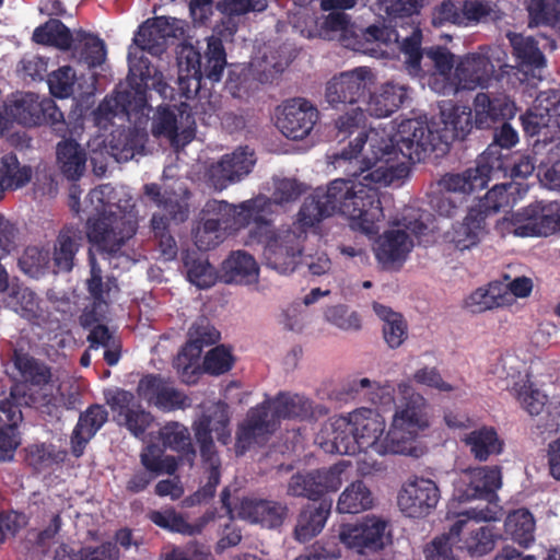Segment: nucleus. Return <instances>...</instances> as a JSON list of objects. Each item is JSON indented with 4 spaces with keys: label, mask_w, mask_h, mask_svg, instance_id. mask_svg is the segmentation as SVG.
<instances>
[{
    "label": "nucleus",
    "mask_w": 560,
    "mask_h": 560,
    "mask_svg": "<svg viewBox=\"0 0 560 560\" xmlns=\"http://www.w3.org/2000/svg\"><path fill=\"white\" fill-rule=\"evenodd\" d=\"M472 107L477 129H490L515 115V105L505 95L479 92L474 98Z\"/></svg>",
    "instance_id": "obj_28"
},
{
    "label": "nucleus",
    "mask_w": 560,
    "mask_h": 560,
    "mask_svg": "<svg viewBox=\"0 0 560 560\" xmlns=\"http://www.w3.org/2000/svg\"><path fill=\"white\" fill-rule=\"evenodd\" d=\"M465 520L468 525L463 532H466V536L462 537L460 535L458 538V542L462 544L459 549L465 550L470 557H482L491 552L501 535L493 526L483 525L476 527L469 520Z\"/></svg>",
    "instance_id": "obj_46"
},
{
    "label": "nucleus",
    "mask_w": 560,
    "mask_h": 560,
    "mask_svg": "<svg viewBox=\"0 0 560 560\" xmlns=\"http://www.w3.org/2000/svg\"><path fill=\"white\" fill-rule=\"evenodd\" d=\"M90 277L85 281V288L89 292L92 303L95 305H107V299L113 288H118L117 280L114 276H107L106 281L103 280V271L97 264L96 258L90 253Z\"/></svg>",
    "instance_id": "obj_57"
},
{
    "label": "nucleus",
    "mask_w": 560,
    "mask_h": 560,
    "mask_svg": "<svg viewBox=\"0 0 560 560\" xmlns=\"http://www.w3.org/2000/svg\"><path fill=\"white\" fill-rule=\"evenodd\" d=\"M413 247V242L406 231L389 230L380 236L375 257L384 269H398Z\"/></svg>",
    "instance_id": "obj_32"
},
{
    "label": "nucleus",
    "mask_w": 560,
    "mask_h": 560,
    "mask_svg": "<svg viewBox=\"0 0 560 560\" xmlns=\"http://www.w3.org/2000/svg\"><path fill=\"white\" fill-rule=\"evenodd\" d=\"M143 190L144 195L166 213L164 215L167 222L172 220L175 223H183L188 219V196H182L173 189L162 190L155 183L145 184Z\"/></svg>",
    "instance_id": "obj_39"
},
{
    "label": "nucleus",
    "mask_w": 560,
    "mask_h": 560,
    "mask_svg": "<svg viewBox=\"0 0 560 560\" xmlns=\"http://www.w3.org/2000/svg\"><path fill=\"white\" fill-rule=\"evenodd\" d=\"M427 399L412 393L404 406L396 410L386 435L385 419L374 409L359 408L350 412L352 433L358 452L372 450L380 455L411 454L420 432L429 428Z\"/></svg>",
    "instance_id": "obj_1"
},
{
    "label": "nucleus",
    "mask_w": 560,
    "mask_h": 560,
    "mask_svg": "<svg viewBox=\"0 0 560 560\" xmlns=\"http://www.w3.org/2000/svg\"><path fill=\"white\" fill-rule=\"evenodd\" d=\"M221 338L220 331L210 323L207 317H199L188 330V340L182 348L176 368L186 384H195L199 376L196 362L205 347L217 343Z\"/></svg>",
    "instance_id": "obj_15"
},
{
    "label": "nucleus",
    "mask_w": 560,
    "mask_h": 560,
    "mask_svg": "<svg viewBox=\"0 0 560 560\" xmlns=\"http://www.w3.org/2000/svg\"><path fill=\"white\" fill-rule=\"evenodd\" d=\"M108 420V411L103 405L93 404L80 413L70 435V450L75 458L83 456L90 441Z\"/></svg>",
    "instance_id": "obj_30"
},
{
    "label": "nucleus",
    "mask_w": 560,
    "mask_h": 560,
    "mask_svg": "<svg viewBox=\"0 0 560 560\" xmlns=\"http://www.w3.org/2000/svg\"><path fill=\"white\" fill-rule=\"evenodd\" d=\"M315 24L316 31L314 34L310 32L308 37L318 36L326 40L345 38L352 26L350 15L342 11H330Z\"/></svg>",
    "instance_id": "obj_60"
},
{
    "label": "nucleus",
    "mask_w": 560,
    "mask_h": 560,
    "mask_svg": "<svg viewBox=\"0 0 560 560\" xmlns=\"http://www.w3.org/2000/svg\"><path fill=\"white\" fill-rule=\"evenodd\" d=\"M424 56L431 60L434 71L432 72L429 85L435 92V83L450 82L452 69L455 65V56L444 46H432L424 49Z\"/></svg>",
    "instance_id": "obj_61"
},
{
    "label": "nucleus",
    "mask_w": 560,
    "mask_h": 560,
    "mask_svg": "<svg viewBox=\"0 0 560 560\" xmlns=\"http://www.w3.org/2000/svg\"><path fill=\"white\" fill-rule=\"evenodd\" d=\"M256 201L259 205L252 215V222L255 225L249 231V238L264 244V258L269 268L279 273L294 271L298 258L303 252L305 231L291 228L275 230L271 221L266 218L269 213L270 200L256 198Z\"/></svg>",
    "instance_id": "obj_4"
},
{
    "label": "nucleus",
    "mask_w": 560,
    "mask_h": 560,
    "mask_svg": "<svg viewBox=\"0 0 560 560\" xmlns=\"http://www.w3.org/2000/svg\"><path fill=\"white\" fill-rule=\"evenodd\" d=\"M387 523L375 516H366L359 523L340 526L339 539L349 549L359 553L375 552L385 547Z\"/></svg>",
    "instance_id": "obj_21"
},
{
    "label": "nucleus",
    "mask_w": 560,
    "mask_h": 560,
    "mask_svg": "<svg viewBox=\"0 0 560 560\" xmlns=\"http://www.w3.org/2000/svg\"><path fill=\"white\" fill-rule=\"evenodd\" d=\"M331 512V501L322 500L318 504H306L298 515L294 537L300 542H307L317 536Z\"/></svg>",
    "instance_id": "obj_41"
},
{
    "label": "nucleus",
    "mask_w": 560,
    "mask_h": 560,
    "mask_svg": "<svg viewBox=\"0 0 560 560\" xmlns=\"http://www.w3.org/2000/svg\"><path fill=\"white\" fill-rule=\"evenodd\" d=\"M374 495L362 480L352 481L340 493L337 502L339 513L357 514L373 508Z\"/></svg>",
    "instance_id": "obj_48"
},
{
    "label": "nucleus",
    "mask_w": 560,
    "mask_h": 560,
    "mask_svg": "<svg viewBox=\"0 0 560 560\" xmlns=\"http://www.w3.org/2000/svg\"><path fill=\"white\" fill-rule=\"evenodd\" d=\"M487 232L481 211L471 207L462 222L453 224L450 242L457 250L464 252L477 246Z\"/></svg>",
    "instance_id": "obj_36"
},
{
    "label": "nucleus",
    "mask_w": 560,
    "mask_h": 560,
    "mask_svg": "<svg viewBox=\"0 0 560 560\" xmlns=\"http://www.w3.org/2000/svg\"><path fill=\"white\" fill-rule=\"evenodd\" d=\"M81 242L82 232L79 228L66 225L59 231L52 253L55 273H68L72 271L75 265V256L81 247Z\"/></svg>",
    "instance_id": "obj_35"
},
{
    "label": "nucleus",
    "mask_w": 560,
    "mask_h": 560,
    "mask_svg": "<svg viewBox=\"0 0 560 560\" xmlns=\"http://www.w3.org/2000/svg\"><path fill=\"white\" fill-rule=\"evenodd\" d=\"M347 465L343 462L328 468H319L306 472H296L288 482L287 493L294 498L319 500L328 492L337 491L342 485V474Z\"/></svg>",
    "instance_id": "obj_17"
},
{
    "label": "nucleus",
    "mask_w": 560,
    "mask_h": 560,
    "mask_svg": "<svg viewBox=\"0 0 560 560\" xmlns=\"http://www.w3.org/2000/svg\"><path fill=\"white\" fill-rule=\"evenodd\" d=\"M68 452L54 444H32L25 448V462L35 471L42 472L65 463Z\"/></svg>",
    "instance_id": "obj_53"
},
{
    "label": "nucleus",
    "mask_w": 560,
    "mask_h": 560,
    "mask_svg": "<svg viewBox=\"0 0 560 560\" xmlns=\"http://www.w3.org/2000/svg\"><path fill=\"white\" fill-rule=\"evenodd\" d=\"M13 363L22 377V382L18 384L25 385L28 394H32L31 387L42 390L54 382L51 366L28 353L15 350ZM33 395L38 399L37 394L33 393Z\"/></svg>",
    "instance_id": "obj_34"
},
{
    "label": "nucleus",
    "mask_w": 560,
    "mask_h": 560,
    "mask_svg": "<svg viewBox=\"0 0 560 560\" xmlns=\"http://www.w3.org/2000/svg\"><path fill=\"white\" fill-rule=\"evenodd\" d=\"M140 463L143 469L155 477L162 474L173 475L178 467L177 459L172 455H164V450L156 444H149L142 450Z\"/></svg>",
    "instance_id": "obj_62"
},
{
    "label": "nucleus",
    "mask_w": 560,
    "mask_h": 560,
    "mask_svg": "<svg viewBox=\"0 0 560 560\" xmlns=\"http://www.w3.org/2000/svg\"><path fill=\"white\" fill-rule=\"evenodd\" d=\"M255 258L243 250L232 252L221 265L220 279L224 283L248 284L258 279Z\"/></svg>",
    "instance_id": "obj_42"
},
{
    "label": "nucleus",
    "mask_w": 560,
    "mask_h": 560,
    "mask_svg": "<svg viewBox=\"0 0 560 560\" xmlns=\"http://www.w3.org/2000/svg\"><path fill=\"white\" fill-rule=\"evenodd\" d=\"M318 119V110L305 98L288 101L278 118L280 131L292 140H301L307 137Z\"/></svg>",
    "instance_id": "obj_27"
},
{
    "label": "nucleus",
    "mask_w": 560,
    "mask_h": 560,
    "mask_svg": "<svg viewBox=\"0 0 560 560\" xmlns=\"http://www.w3.org/2000/svg\"><path fill=\"white\" fill-rule=\"evenodd\" d=\"M280 424L281 419L307 420L314 417L313 401L302 395L285 392L265 399Z\"/></svg>",
    "instance_id": "obj_43"
},
{
    "label": "nucleus",
    "mask_w": 560,
    "mask_h": 560,
    "mask_svg": "<svg viewBox=\"0 0 560 560\" xmlns=\"http://www.w3.org/2000/svg\"><path fill=\"white\" fill-rule=\"evenodd\" d=\"M342 113L334 120L336 136L341 140H345L352 136L354 132H359L354 142H350L349 147L343 149L340 153V159L348 161L349 165L359 164L361 161L358 160L359 154L363 150L366 142H371L373 133H378L372 130L370 133L366 132V115L365 110L361 106H352L340 109Z\"/></svg>",
    "instance_id": "obj_22"
},
{
    "label": "nucleus",
    "mask_w": 560,
    "mask_h": 560,
    "mask_svg": "<svg viewBox=\"0 0 560 560\" xmlns=\"http://www.w3.org/2000/svg\"><path fill=\"white\" fill-rule=\"evenodd\" d=\"M182 260L190 283L200 289H208L215 284L218 276L214 267L198 252H183Z\"/></svg>",
    "instance_id": "obj_49"
},
{
    "label": "nucleus",
    "mask_w": 560,
    "mask_h": 560,
    "mask_svg": "<svg viewBox=\"0 0 560 560\" xmlns=\"http://www.w3.org/2000/svg\"><path fill=\"white\" fill-rule=\"evenodd\" d=\"M436 139H439L438 131L430 130L423 121L402 120L398 126L396 138L373 133L370 142L371 159L368 160L366 167L361 171L378 164L395 177L398 168L395 161L399 154L411 162H420L439 149Z\"/></svg>",
    "instance_id": "obj_3"
},
{
    "label": "nucleus",
    "mask_w": 560,
    "mask_h": 560,
    "mask_svg": "<svg viewBox=\"0 0 560 560\" xmlns=\"http://www.w3.org/2000/svg\"><path fill=\"white\" fill-rule=\"evenodd\" d=\"M148 518L160 528L188 536L200 534L205 526L203 521L196 524L188 523L186 518L173 508L150 511Z\"/></svg>",
    "instance_id": "obj_54"
},
{
    "label": "nucleus",
    "mask_w": 560,
    "mask_h": 560,
    "mask_svg": "<svg viewBox=\"0 0 560 560\" xmlns=\"http://www.w3.org/2000/svg\"><path fill=\"white\" fill-rule=\"evenodd\" d=\"M138 396L163 412L191 407V398L174 386L173 381L161 374L143 375L137 386Z\"/></svg>",
    "instance_id": "obj_18"
},
{
    "label": "nucleus",
    "mask_w": 560,
    "mask_h": 560,
    "mask_svg": "<svg viewBox=\"0 0 560 560\" xmlns=\"http://www.w3.org/2000/svg\"><path fill=\"white\" fill-rule=\"evenodd\" d=\"M37 398L23 384H13L9 397L0 400V462L11 460L20 444L18 425L23 416L21 407H33Z\"/></svg>",
    "instance_id": "obj_10"
},
{
    "label": "nucleus",
    "mask_w": 560,
    "mask_h": 560,
    "mask_svg": "<svg viewBox=\"0 0 560 560\" xmlns=\"http://www.w3.org/2000/svg\"><path fill=\"white\" fill-rule=\"evenodd\" d=\"M440 489L431 479L416 478L406 482L398 493L400 511L409 517H423L435 509Z\"/></svg>",
    "instance_id": "obj_24"
},
{
    "label": "nucleus",
    "mask_w": 560,
    "mask_h": 560,
    "mask_svg": "<svg viewBox=\"0 0 560 560\" xmlns=\"http://www.w3.org/2000/svg\"><path fill=\"white\" fill-rule=\"evenodd\" d=\"M370 155H365L361 163L349 165L347 175L353 178L362 177V180L354 183L353 179H342L345 183V192L338 195L337 212L349 219L350 225L354 230H359L365 234L375 233L376 222L384 218L380 191L376 184H388L394 178L383 166L376 164L366 167Z\"/></svg>",
    "instance_id": "obj_2"
},
{
    "label": "nucleus",
    "mask_w": 560,
    "mask_h": 560,
    "mask_svg": "<svg viewBox=\"0 0 560 560\" xmlns=\"http://www.w3.org/2000/svg\"><path fill=\"white\" fill-rule=\"evenodd\" d=\"M175 18L156 16L142 23L135 35L133 42L141 51L161 57L167 49L171 38H178L184 30Z\"/></svg>",
    "instance_id": "obj_25"
},
{
    "label": "nucleus",
    "mask_w": 560,
    "mask_h": 560,
    "mask_svg": "<svg viewBox=\"0 0 560 560\" xmlns=\"http://www.w3.org/2000/svg\"><path fill=\"white\" fill-rule=\"evenodd\" d=\"M258 205L256 198L243 201L238 207L224 200H208L200 212V220L192 230L197 248L213 249L223 243L229 230L237 231L248 226Z\"/></svg>",
    "instance_id": "obj_6"
},
{
    "label": "nucleus",
    "mask_w": 560,
    "mask_h": 560,
    "mask_svg": "<svg viewBox=\"0 0 560 560\" xmlns=\"http://www.w3.org/2000/svg\"><path fill=\"white\" fill-rule=\"evenodd\" d=\"M137 232L133 221L114 212L90 218L86 222L89 242L101 254L116 256L128 240Z\"/></svg>",
    "instance_id": "obj_11"
},
{
    "label": "nucleus",
    "mask_w": 560,
    "mask_h": 560,
    "mask_svg": "<svg viewBox=\"0 0 560 560\" xmlns=\"http://www.w3.org/2000/svg\"><path fill=\"white\" fill-rule=\"evenodd\" d=\"M502 487V466H477L462 472L454 483V498L459 502L498 499Z\"/></svg>",
    "instance_id": "obj_16"
},
{
    "label": "nucleus",
    "mask_w": 560,
    "mask_h": 560,
    "mask_svg": "<svg viewBox=\"0 0 560 560\" xmlns=\"http://www.w3.org/2000/svg\"><path fill=\"white\" fill-rule=\"evenodd\" d=\"M392 392L393 388L389 385L381 386L376 382L363 377L353 380L348 386L347 394L352 397H362L373 405H386L393 400Z\"/></svg>",
    "instance_id": "obj_63"
},
{
    "label": "nucleus",
    "mask_w": 560,
    "mask_h": 560,
    "mask_svg": "<svg viewBox=\"0 0 560 560\" xmlns=\"http://www.w3.org/2000/svg\"><path fill=\"white\" fill-rule=\"evenodd\" d=\"M505 530L513 541L528 548L535 540V518L527 509L515 510L505 520Z\"/></svg>",
    "instance_id": "obj_55"
},
{
    "label": "nucleus",
    "mask_w": 560,
    "mask_h": 560,
    "mask_svg": "<svg viewBox=\"0 0 560 560\" xmlns=\"http://www.w3.org/2000/svg\"><path fill=\"white\" fill-rule=\"evenodd\" d=\"M376 5L380 12L390 15L398 25L392 43L397 44L404 55L406 70L412 77L423 78L428 71L421 65L425 55L421 47L422 30L419 22L422 0H376Z\"/></svg>",
    "instance_id": "obj_5"
},
{
    "label": "nucleus",
    "mask_w": 560,
    "mask_h": 560,
    "mask_svg": "<svg viewBox=\"0 0 560 560\" xmlns=\"http://www.w3.org/2000/svg\"><path fill=\"white\" fill-rule=\"evenodd\" d=\"M494 74L490 58L482 54H467L455 66L450 82L435 83V92L442 95H456L463 90L488 86Z\"/></svg>",
    "instance_id": "obj_14"
},
{
    "label": "nucleus",
    "mask_w": 560,
    "mask_h": 560,
    "mask_svg": "<svg viewBox=\"0 0 560 560\" xmlns=\"http://www.w3.org/2000/svg\"><path fill=\"white\" fill-rule=\"evenodd\" d=\"M31 180V168L21 166L16 154L9 153L0 159V200L9 188H20Z\"/></svg>",
    "instance_id": "obj_56"
},
{
    "label": "nucleus",
    "mask_w": 560,
    "mask_h": 560,
    "mask_svg": "<svg viewBox=\"0 0 560 560\" xmlns=\"http://www.w3.org/2000/svg\"><path fill=\"white\" fill-rule=\"evenodd\" d=\"M373 74L366 67L334 75L325 85V102L334 109L366 104Z\"/></svg>",
    "instance_id": "obj_12"
},
{
    "label": "nucleus",
    "mask_w": 560,
    "mask_h": 560,
    "mask_svg": "<svg viewBox=\"0 0 560 560\" xmlns=\"http://www.w3.org/2000/svg\"><path fill=\"white\" fill-rule=\"evenodd\" d=\"M159 433L165 448L176 452L179 459L189 467L194 465L197 453L186 425L177 421H170L160 429Z\"/></svg>",
    "instance_id": "obj_45"
},
{
    "label": "nucleus",
    "mask_w": 560,
    "mask_h": 560,
    "mask_svg": "<svg viewBox=\"0 0 560 560\" xmlns=\"http://www.w3.org/2000/svg\"><path fill=\"white\" fill-rule=\"evenodd\" d=\"M288 512L285 503L257 498H244L238 510L241 518L267 528L280 527Z\"/></svg>",
    "instance_id": "obj_31"
},
{
    "label": "nucleus",
    "mask_w": 560,
    "mask_h": 560,
    "mask_svg": "<svg viewBox=\"0 0 560 560\" xmlns=\"http://www.w3.org/2000/svg\"><path fill=\"white\" fill-rule=\"evenodd\" d=\"M264 400L252 407L236 431L235 453L244 455L254 445H264L277 431L279 423Z\"/></svg>",
    "instance_id": "obj_19"
},
{
    "label": "nucleus",
    "mask_w": 560,
    "mask_h": 560,
    "mask_svg": "<svg viewBox=\"0 0 560 560\" xmlns=\"http://www.w3.org/2000/svg\"><path fill=\"white\" fill-rule=\"evenodd\" d=\"M106 404L113 412L124 419V425L136 438L144 435L154 418L139 404H135V395L126 389L117 388L104 394Z\"/></svg>",
    "instance_id": "obj_26"
},
{
    "label": "nucleus",
    "mask_w": 560,
    "mask_h": 560,
    "mask_svg": "<svg viewBox=\"0 0 560 560\" xmlns=\"http://www.w3.org/2000/svg\"><path fill=\"white\" fill-rule=\"evenodd\" d=\"M86 152L73 139H63L56 147V162L60 173L68 180H79L86 170Z\"/></svg>",
    "instance_id": "obj_44"
},
{
    "label": "nucleus",
    "mask_w": 560,
    "mask_h": 560,
    "mask_svg": "<svg viewBox=\"0 0 560 560\" xmlns=\"http://www.w3.org/2000/svg\"><path fill=\"white\" fill-rule=\"evenodd\" d=\"M255 162L254 151L249 150L248 147H241L221 159L218 171L224 179L234 183L249 174Z\"/></svg>",
    "instance_id": "obj_52"
},
{
    "label": "nucleus",
    "mask_w": 560,
    "mask_h": 560,
    "mask_svg": "<svg viewBox=\"0 0 560 560\" xmlns=\"http://www.w3.org/2000/svg\"><path fill=\"white\" fill-rule=\"evenodd\" d=\"M129 74L128 88L116 91L114 102L117 108L127 116L143 115L150 110L147 92L152 89L163 100L174 101L175 91L164 80L163 73L144 57H136L131 51L128 54Z\"/></svg>",
    "instance_id": "obj_8"
},
{
    "label": "nucleus",
    "mask_w": 560,
    "mask_h": 560,
    "mask_svg": "<svg viewBox=\"0 0 560 560\" xmlns=\"http://www.w3.org/2000/svg\"><path fill=\"white\" fill-rule=\"evenodd\" d=\"M32 39L36 44L52 46L61 50H69L75 43V36L70 28L58 19H49L37 26L33 32Z\"/></svg>",
    "instance_id": "obj_50"
},
{
    "label": "nucleus",
    "mask_w": 560,
    "mask_h": 560,
    "mask_svg": "<svg viewBox=\"0 0 560 560\" xmlns=\"http://www.w3.org/2000/svg\"><path fill=\"white\" fill-rule=\"evenodd\" d=\"M510 221L516 236H549L560 231V208L533 203L512 213Z\"/></svg>",
    "instance_id": "obj_20"
},
{
    "label": "nucleus",
    "mask_w": 560,
    "mask_h": 560,
    "mask_svg": "<svg viewBox=\"0 0 560 560\" xmlns=\"http://www.w3.org/2000/svg\"><path fill=\"white\" fill-rule=\"evenodd\" d=\"M7 115L25 127L49 125L57 131L65 130L62 112L54 100L27 92L20 94L7 107Z\"/></svg>",
    "instance_id": "obj_13"
},
{
    "label": "nucleus",
    "mask_w": 560,
    "mask_h": 560,
    "mask_svg": "<svg viewBox=\"0 0 560 560\" xmlns=\"http://www.w3.org/2000/svg\"><path fill=\"white\" fill-rule=\"evenodd\" d=\"M512 189L513 185L511 183L494 185L472 208L479 209L485 219H487L489 214L505 210L511 207L514 200Z\"/></svg>",
    "instance_id": "obj_64"
},
{
    "label": "nucleus",
    "mask_w": 560,
    "mask_h": 560,
    "mask_svg": "<svg viewBox=\"0 0 560 560\" xmlns=\"http://www.w3.org/2000/svg\"><path fill=\"white\" fill-rule=\"evenodd\" d=\"M466 520H457L451 527L448 533H444L434 537L423 548L425 560H459L453 545L458 541L464 528L467 527Z\"/></svg>",
    "instance_id": "obj_47"
},
{
    "label": "nucleus",
    "mask_w": 560,
    "mask_h": 560,
    "mask_svg": "<svg viewBox=\"0 0 560 560\" xmlns=\"http://www.w3.org/2000/svg\"><path fill=\"white\" fill-rule=\"evenodd\" d=\"M177 63L182 73L178 78L179 89L186 98H190L198 93L203 81L214 84L222 79L228 65L222 39L209 37L203 55L192 45H183L178 51Z\"/></svg>",
    "instance_id": "obj_7"
},
{
    "label": "nucleus",
    "mask_w": 560,
    "mask_h": 560,
    "mask_svg": "<svg viewBox=\"0 0 560 560\" xmlns=\"http://www.w3.org/2000/svg\"><path fill=\"white\" fill-rule=\"evenodd\" d=\"M518 142L517 131L506 121L494 129L492 142L479 155L480 161L497 176L508 173V155L502 150H510Z\"/></svg>",
    "instance_id": "obj_33"
},
{
    "label": "nucleus",
    "mask_w": 560,
    "mask_h": 560,
    "mask_svg": "<svg viewBox=\"0 0 560 560\" xmlns=\"http://www.w3.org/2000/svg\"><path fill=\"white\" fill-rule=\"evenodd\" d=\"M493 176L495 175L478 158L476 167L467 168L462 174H446L439 184L446 194L466 195L483 189Z\"/></svg>",
    "instance_id": "obj_38"
},
{
    "label": "nucleus",
    "mask_w": 560,
    "mask_h": 560,
    "mask_svg": "<svg viewBox=\"0 0 560 560\" xmlns=\"http://www.w3.org/2000/svg\"><path fill=\"white\" fill-rule=\"evenodd\" d=\"M514 56L518 63L528 70L540 69L546 65V58L538 47V42L530 36L513 34L510 37Z\"/></svg>",
    "instance_id": "obj_58"
},
{
    "label": "nucleus",
    "mask_w": 560,
    "mask_h": 560,
    "mask_svg": "<svg viewBox=\"0 0 560 560\" xmlns=\"http://www.w3.org/2000/svg\"><path fill=\"white\" fill-rule=\"evenodd\" d=\"M230 411L225 402L219 401L202 412L194 422L192 431L199 445L200 456L209 467L208 485L217 487L220 483V457L218 455L212 433L222 445L231 442Z\"/></svg>",
    "instance_id": "obj_9"
},
{
    "label": "nucleus",
    "mask_w": 560,
    "mask_h": 560,
    "mask_svg": "<svg viewBox=\"0 0 560 560\" xmlns=\"http://www.w3.org/2000/svg\"><path fill=\"white\" fill-rule=\"evenodd\" d=\"M346 186L341 178L334 179L327 188L317 187L307 196L298 213V221L302 228H312L323 220L337 213L338 195L345 192Z\"/></svg>",
    "instance_id": "obj_23"
},
{
    "label": "nucleus",
    "mask_w": 560,
    "mask_h": 560,
    "mask_svg": "<svg viewBox=\"0 0 560 560\" xmlns=\"http://www.w3.org/2000/svg\"><path fill=\"white\" fill-rule=\"evenodd\" d=\"M118 558L119 549L113 541L79 548L63 544L56 550V560H118Z\"/></svg>",
    "instance_id": "obj_51"
},
{
    "label": "nucleus",
    "mask_w": 560,
    "mask_h": 560,
    "mask_svg": "<svg viewBox=\"0 0 560 560\" xmlns=\"http://www.w3.org/2000/svg\"><path fill=\"white\" fill-rule=\"evenodd\" d=\"M408 86L388 81L375 93L370 91L366 100V112L375 117H387L395 113L407 100Z\"/></svg>",
    "instance_id": "obj_40"
},
{
    "label": "nucleus",
    "mask_w": 560,
    "mask_h": 560,
    "mask_svg": "<svg viewBox=\"0 0 560 560\" xmlns=\"http://www.w3.org/2000/svg\"><path fill=\"white\" fill-rule=\"evenodd\" d=\"M472 108L466 105L451 104L441 108L442 130L438 131V137L445 148L448 149L451 142L455 140H465L475 127V116Z\"/></svg>",
    "instance_id": "obj_29"
},
{
    "label": "nucleus",
    "mask_w": 560,
    "mask_h": 560,
    "mask_svg": "<svg viewBox=\"0 0 560 560\" xmlns=\"http://www.w3.org/2000/svg\"><path fill=\"white\" fill-rule=\"evenodd\" d=\"M109 148L117 161H129L143 148L142 139L136 129L119 128L110 133Z\"/></svg>",
    "instance_id": "obj_59"
},
{
    "label": "nucleus",
    "mask_w": 560,
    "mask_h": 560,
    "mask_svg": "<svg viewBox=\"0 0 560 560\" xmlns=\"http://www.w3.org/2000/svg\"><path fill=\"white\" fill-rule=\"evenodd\" d=\"M462 441L469 448L474 459L480 463L489 460L492 456L501 455L505 446L504 440L491 425H482L470 431Z\"/></svg>",
    "instance_id": "obj_37"
}]
</instances>
